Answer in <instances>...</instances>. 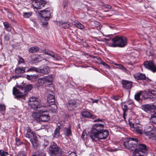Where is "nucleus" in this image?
Segmentation results:
<instances>
[{
    "instance_id": "obj_38",
    "label": "nucleus",
    "mask_w": 156,
    "mask_h": 156,
    "mask_svg": "<svg viewBox=\"0 0 156 156\" xmlns=\"http://www.w3.org/2000/svg\"><path fill=\"white\" fill-rule=\"evenodd\" d=\"M4 26L7 29V30L9 31L11 30V28L10 27L9 23L7 22H4L3 23Z\"/></svg>"
},
{
    "instance_id": "obj_1",
    "label": "nucleus",
    "mask_w": 156,
    "mask_h": 156,
    "mask_svg": "<svg viewBox=\"0 0 156 156\" xmlns=\"http://www.w3.org/2000/svg\"><path fill=\"white\" fill-rule=\"evenodd\" d=\"M41 110L40 111H36L32 114L33 116L37 121H48L49 119L48 115L43 114L47 112L46 110V107L45 106V108H41Z\"/></svg>"
},
{
    "instance_id": "obj_61",
    "label": "nucleus",
    "mask_w": 156,
    "mask_h": 156,
    "mask_svg": "<svg viewBox=\"0 0 156 156\" xmlns=\"http://www.w3.org/2000/svg\"><path fill=\"white\" fill-rule=\"evenodd\" d=\"M104 40L105 41H109L110 40V38H104Z\"/></svg>"
},
{
    "instance_id": "obj_53",
    "label": "nucleus",
    "mask_w": 156,
    "mask_h": 156,
    "mask_svg": "<svg viewBox=\"0 0 156 156\" xmlns=\"http://www.w3.org/2000/svg\"><path fill=\"white\" fill-rule=\"evenodd\" d=\"M94 122H103V119H96L94 120Z\"/></svg>"
},
{
    "instance_id": "obj_41",
    "label": "nucleus",
    "mask_w": 156,
    "mask_h": 156,
    "mask_svg": "<svg viewBox=\"0 0 156 156\" xmlns=\"http://www.w3.org/2000/svg\"><path fill=\"white\" fill-rule=\"evenodd\" d=\"M122 108L123 109L124 113H123V118L124 119H125V115L126 112L127 110V107L126 105H124L122 107Z\"/></svg>"
},
{
    "instance_id": "obj_50",
    "label": "nucleus",
    "mask_w": 156,
    "mask_h": 156,
    "mask_svg": "<svg viewBox=\"0 0 156 156\" xmlns=\"http://www.w3.org/2000/svg\"><path fill=\"white\" fill-rule=\"evenodd\" d=\"M48 141L46 140H44V147H46V146L48 145Z\"/></svg>"
},
{
    "instance_id": "obj_7",
    "label": "nucleus",
    "mask_w": 156,
    "mask_h": 156,
    "mask_svg": "<svg viewBox=\"0 0 156 156\" xmlns=\"http://www.w3.org/2000/svg\"><path fill=\"white\" fill-rule=\"evenodd\" d=\"M147 151V146L144 144H139L133 152V156H144L142 153H146Z\"/></svg>"
},
{
    "instance_id": "obj_18",
    "label": "nucleus",
    "mask_w": 156,
    "mask_h": 156,
    "mask_svg": "<svg viewBox=\"0 0 156 156\" xmlns=\"http://www.w3.org/2000/svg\"><path fill=\"white\" fill-rule=\"evenodd\" d=\"M132 131L141 134L142 133V128L141 125L140 124H135V127L132 129Z\"/></svg>"
},
{
    "instance_id": "obj_4",
    "label": "nucleus",
    "mask_w": 156,
    "mask_h": 156,
    "mask_svg": "<svg viewBox=\"0 0 156 156\" xmlns=\"http://www.w3.org/2000/svg\"><path fill=\"white\" fill-rule=\"evenodd\" d=\"M28 104L31 108L36 109V111H40L41 108H45V106L40 104L39 100L33 96L29 98Z\"/></svg>"
},
{
    "instance_id": "obj_15",
    "label": "nucleus",
    "mask_w": 156,
    "mask_h": 156,
    "mask_svg": "<svg viewBox=\"0 0 156 156\" xmlns=\"http://www.w3.org/2000/svg\"><path fill=\"white\" fill-rule=\"evenodd\" d=\"M135 77L138 80H141L144 82H146L148 80L145 75L143 73H138L135 75Z\"/></svg>"
},
{
    "instance_id": "obj_57",
    "label": "nucleus",
    "mask_w": 156,
    "mask_h": 156,
    "mask_svg": "<svg viewBox=\"0 0 156 156\" xmlns=\"http://www.w3.org/2000/svg\"><path fill=\"white\" fill-rule=\"evenodd\" d=\"M17 156H26V155L24 152H22L19 153Z\"/></svg>"
},
{
    "instance_id": "obj_46",
    "label": "nucleus",
    "mask_w": 156,
    "mask_h": 156,
    "mask_svg": "<svg viewBox=\"0 0 156 156\" xmlns=\"http://www.w3.org/2000/svg\"><path fill=\"white\" fill-rule=\"evenodd\" d=\"M49 85H51L52 84V75H49Z\"/></svg>"
},
{
    "instance_id": "obj_37",
    "label": "nucleus",
    "mask_w": 156,
    "mask_h": 156,
    "mask_svg": "<svg viewBox=\"0 0 156 156\" xmlns=\"http://www.w3.org/2000/svg\"><path fill=\"white\" fill-rule=\"evenodd\" d=\"M148 92L149 94V97H150V96H151L152 95L154 96L155 94H156V91L154 90H149L148 91ZM150 98H151V97H150Z\"/></svg>"
},
{
    "instance_id": "obj_33",
    "label": "nucleus",
    "mask_w": 156,
    "mask_h": 156,
    "mask_svg": "<svg viewBox=\"0 0 156 156\" xmlns=\"http://www.w3.org/2000/svg\"><path fill=\"white\" fill-rule=\"evenodd\" d=\"M25 136L29 138L30 139H33L32 137L33 138L34 137V134L33 133L30 132H27V133L26 134Z\"/></svg>"
},
{
    "instance_id": "obj_21",
    "label": "nucleus",
    "mask_w": 156,
    "mask_h": 156,
    "mask_svg": "<svg viewBox=\"0 0 156 156\" xmlns=\"http://www.w3.org/2000/svg\"><path fill=\"white\" fill-rule=\"evenodd\" d=\"M30 141L31 142L33 147L35 148L37 147L38 144L37 140L35 137H34L33 139H31L30 140Z\"/></svg>"
},
{
    "instance_id": "obj_8",
    "label": "nucleus",
    "mask_w": 156,
    "mask_h": 156,
    "mask_svg": "<svg viewBox=\"0 0 156 156\" xmlns=\"http://www.w3.org/2000/svg\"><path fill=\"white\" fill-rule=\"evenodd\" d=\"M49 14V10L47 9L41 10L39 13L41 20L43 25H46L48 24V22L49 18L47 16Z\"/></svg>"
},
{
    "instance_id": "obj_16",
    "label": "nucleus",
    "mask_w": 156,
    "mask_h": 156,
    "mask_svg": "<svg viewBox=\"0 0 156 156\" xmlns=\"http://www.w3.org/2000/svg\"><path fill=\"white\" fill-rule=\"evenodd\" d=\"M156 108V106L153 105H143L142 106V109L146 112L151 111L152 110L155 109Z\"/></svg>"
},
{
    "instance_id": "obj_2",
    "label": "nucleus",
    "mask_w": 156,
    "mask_h": 156,
    "mask_svg": "<svg viewBox=\"0 0 156 156\" xmlns=\"http://www.w3.org/2000/svg\"><path fill=\"white\" fill-rule=\"evenodd\" d=\"M112 43L109 44L111 47L123 48L127 44L126 40L124 37L116 36L112 39Z\"/></svg>"
},
{
    "instance_id": "obj_42",
    "label": "nucleus",
    "mask_w": 156,
    "mask_h": 156,
    "mask_svg": "<svg viewBox=\"0 0 156 156\" xmlns=\"http://www.w3.org/2000/svg\"><path fill=\"white\" fill-rule=\"evenodd\" d=\"M101 64H102L103 65L105 66V68L108 69H110V67L105 62L103 61L101 59Z\"/></svg>"
},
{
    "instance_id": "obj_34",
    "label": "nucleus",
    "mask_w": 156,
    "mask_h": 156,
    "mask_svg": "<svg viewBox=\"0 0 156 156\" xmlns=\"http://www.w3.org/2000/svg\"><path fill=\"white\" fill-rule=\"evenodd\" d=\"M151 120L153 123L156 124V112L153 114L151 119Z\"/></svg>"
},
{
    "instance_id": "obj_22",
    "label": "nucleus",
    "mask_w": 156,
    "mask_h": 156,
    "mask_svg": "<svg viewBox=\"0 0 156 156\" xmlns=\"http://www.w3.org/2000/svg\"><path fill=\"white\" fill-rule=\"evenodd\" d=\"M49 56H50L54 60H58L60 58V56L58 54L53 52H49Z\"/></svg>"
},
{
    "instance_id": "obj_63",
    "label": "nucleus",
    "mask_w": 156,
    "mask_h": 156,
    "mask_svg": "<svg viewBox=\"0 0 156 156\" xmlns=\"http://www.w3.org/2000/svg\"><path fill=\"white\" fill-rule=\"evenodd\" d=\"M45 53L47 55H48V52Z\"/></svg>"
},
{
    "instance_id": "obj_39",
    "label": "nucleus",
    "mask_w": 156,
    "mask_h": 156,
    "mask_svg": "<svg viewBox=\"0 0 156 156\" xmlns=\"http://www.w3.org/2000/svg\"><path fill=\"white\" fill-rule=\"evenodd\" d=\"M116 65L118 66V68L122 70L124 72H126V68L123 66L121 64H116Z\"/></svg>"
},
{
    "instance_id": "obj_62",
    "label": "nucleus",
    "mask_w": 156,
    "mask_h": 156,
    "mask_svg": "<svg viewBox=\"0 0 156 156\" xmlns=\"http://www.w3.org/2000/svg\"><path fill=\"white\" fill-rule=\"evenodd\" d=\"M52 16L51 15V13H50V14H49V18L52 17Z\"/></svg>"
},
{
    "instance_id": "obj_47",
    "label": "nucleus",
    "mask_w": 156,
    "mask_h": 156,
    "mask_svg": "<svg viewBox=\"0 0 156 156\" xmlns=\"http://www.w3.org/2000/svg\"><path fill=\"white\" fill-rule=\"evenodd\" d=\"M37 155L38 156H45L46 154L42 152L41 151H39L38 152Z\"/></svg>"
},
{
    "instance_id": "obj_43",
    "label": "nucleus",
    "mask_w": 156,
    "mask_h": 156,
    "mask_svg": "<svg viewBox=\"0 0 156 156\" xmlns=\"http://www.w3.org/2000/svg\"><path fill=\"white\" fill-rule=\"evenodd\" d=\"M5 106L3 104H0V111H5Z\"/></svg>"
},
{
    "instance_id": "obj_58",
    "label": "nucleus",
    "mask_w": 156,
    "mask_h": 156,
    "mask_svg": "<svg viewBox=\"0 0 156 156\" xmlns=\"http://www.w3.org/2000/svg\"><path fill=\"white\" fill-rule=\"evenodd\" d=\"M20 76H13L12 77V79H15L16 78H18L19 77H20Z\"/></svg>"
},
{
    "instance_id": "obj_10",
    "label": "nucleus",
    "mask_w": 156,
    "mask_h": 156,
    "mask_svg": "<svg viewBox=\"0 0 156 156\" xmlns=\"http://www.w3.org/2000/svg\"><path fill=\"white\" fill-rule=\"evenodd\" d=\"M144 65L147 69L153 73L156 72V66L153 61H146L144 62Z\"/></svg>"
},
{
    "instance_id": "obj_36",
    "label": "nucleus",
    "mask_w": 156,
    "mask_h": 156,
    "mask_svg": "<svg viewBox=\"0 0 156 156\" xmlns=\"http://www.w3.org/2000/svg\"><path fill=\"white\" fill-rule=\"evenodd\" d=\"M8 152L3 150H0V156H6L8 155Z\"/></svg>"
},
{
    "instance_id": "obj_9",
    "label": "nucleus",
    "mask_w": 156,
    "mask_h": 156,
    "mask_svg": "<svg viewBox=\"0 0 156 156\" xmlns=\"http://www.w3.org/2000/svg\"><path fill=\"white\" fill-rule=\"evenodd\" d=\"M55 98L53 95L49 94V108L51 111L53 112H56L57 110V106L55 104Z\"/></svg>"
},
{
    "instance_id": "obj_59",
    "label": "nucleus",
    "mask_w": 156,
    "mask_h": 156,
    "mask_svg": "<svg viewBox=\"0 0 156 156\" xmlns=\"http://www.w3.org/2000/svg\"><path fill=\"white\" fill-rule=\"evenodd\" d=\"M71 156H77L75 152H72L70 155Z\"/></svg>"
},
{
    "instance_id": "obj_5",
    "label": "nucleus",
    "mask_w": 156,
    "mask_h": 156,
    "mask_svg": "<svg viewBox=\"0 0 156 156\" xmlns=\"http://www.w3.org/2000/svg\"><path fill=\"white\" fill-rule=\"evenodd\" d=\"M49 154L51 156H61L63 151L57 145L56 143L52 142L49 147Z\"/></svg>"
},
{
    "instance_id": "obj_12",
    "label": "nucleus",
    "mask_w": 156,
    "mask_h": 156,
    "mask_svg": "<svg viewBox=\"0 0 156 156\" xmlns=\"http://www.w3.org/2000/svg\"><path fill=\"white\" fill-rule=\"evenodd\" d=\"M45 0H35L34 1L33 5L36 9H41L46 3Z\"/></svg>"
},
{
    "instance_id": "obj_26",
    "label": "nucleus",
    "mask_w": 156,
    "mask_h": 156,
    "mask_svg": "<svg viewBox=\"0 0 156 156\" xmlns=\"http://www.w3.org/2000/svg\"><path fill=\"white\" fill-rule=\"evenodd\" d=\"M39 50V48L37 47H33L30 48L28 50L29 51L30 53H34L38 51Z\"/></svg>"
},
{
    "instance_id": "obj_35",
    "label": "nucleus",
    "mask_w": 156,
    "mask_h": 156,
    "mask_svg": "<svg viewBox=\"0 0 156 156\" xmlns=\"http://www.w3.org/2000/svg\"><path fill=\"white\" fill-rule=\"evenodd\" d=\"M71 26L69 23H63L62 25V27L66 29L69 28Z\"/></svg>"
},
{
    "instance_id": "obj_54",
    "label": "nucleus",
    "mask_w": 156,
    "mask_h": 156,
    "mask_svg": "<svg viewBox=\"0 0 156 156\" xmlns=\"http://www.w3.org/2000/svg\"><path fill=\"white\" fill-rule=\"evenodd\" d=\"M92 102L93 103H98V99H94L92 98Z\"/></svg>"
},
{
    "instance_id": "obj_40",
    "label": "nucleus",
    "mask_w": 156,
    "mask_h": 156,
    "mask_svg": "<svg viewBox=\"0 0 156 156\" xmlns=\"http://www.w3.org/2000/svg\"><path fill=\"white\" fill-rule=\"evenodd\" d=\"M31 12H24L23 13V16L24 18H28L30 17L31 15Z\"/></svg>"
},
{
    "instance_id": "obj_29",
    "label": "nucleus",
    "mask_w": 156,
    "mask_h": 156,
    "mask_svg": "<svg viewBox=\"0 0 156 156\" xmlns=\"http://www.w3.org/2000/svg\"><path fill=\"white\" fill-rule=\"evenodd\" d=\"M73 25H75L77 28L81 29H83L84 28V26L78 22H75Z\"/></svg>"
},
{
    "instance_id": "obj_45",
    "label": "nucleus",
    "mask_w": 156,
    "mask_h": 156,
    "mask_svg": "<svg viewBox=\"0 0 156 156\" xmlns=\"http://www.w3.org/2000/svg\"><path fill=\"white\" fill-rule=\"evenodd\" d=\"M87 136V134L86 133H83L81 136V137L84 140L86 138Z\"/></svg>"
},
{
    "instance_id": "obj_19",
    "label": "nucleus",
    "mask_w": 156,
    "mask_h": 156,
    "mask_svg": "<svg viewBox=\"0 0 156 156\" xmlns=\"http://www.w3.org/2000/svg\"><path fill=\"white\" fill-rule=\"evenodd\" d=\"M33 71H34L38 73H46L43 69H40L38 68H37L35 67H30L29 69H28L27 71V72Z\"/></svg>"
},
{
    "instance_id": "obj_64",
    "label": "nucleus",
    "mask_w": 156,
    "mask_h": 156,
    "mask_svg": "<svg viewBox=\"0 0 156 156\" xmlns=\"http://www.w3.org/2000/svg\"><path fill=\"white\" fill-rule=\"evenodd\" d=\"M33 156H36V155H33Z\"/></svg>"
},
{
    "instance_id": "obj_44",
    "label": "nucleus",
    "mask_w": 156,
    "mask_h": 156,
    "mask_svg": "<svg viewBox=\"0 0 156 156\" xmlns=\"http://www.w3.org/2000/svg\"><path fill=\"white\" fill-rule=\"evenodd\" d=\"M16 143L17 145H19L22 144V142L20 141V139L18 138H16Z\"/></svg>"
},
{
    "instance_id": "obj_23",
    "label": "nucleus",
    "mask_w": 156,
    "mask_h": 156,
    "mask_svg": "<svg viewBox=\"0 0 156 156\" xmlns=\"http://www.w3.org/2000/svg\"><path fill=\"white\" fill-rule=\"evenodd\" d=\"M76 102L75 101L71 100L68 103V104L67 105L68 108L71 110L73 109V107L76 104Z\"/></svg>"
},
{
    "instance_id": "obj_20",
    "label": "nucleus",
    "mask_w": 156,
    "mask_h": 156,
    "mask_svg": "<svg viewBox=\"0 0 156 156\" xmlns=\"http://www.w3.org/2000/svg\"><path fill=\"white\" fill-rule=\"evenodd\" d=\"M25 67L19 66L17 67L15 69V72L16 74L23 73L25 72Z\"/></svg>"
},
{
    "instance_id": "obj_49",
    "label": "nucleus",
    "mask_w": 156,
    "mask_h": 156,
    "mask_svg": "<svg viewBox=\"0 0 156 156\" xmlns=\"http://www.w3.org/2000/svg\"><path fill=\"white\" fill-rule=\"evenodd\" d=\"M129 125L130 127V129L132 131V129H133V128H134L135 125H134L133 123L131 122H129Z\"/></svg>"
},
{
    "instance_id": "obj_25",
    "label": "nucleus",
    "mask_w": 156,
    "mask_h": 156,
    "mask_svg": "<svg viewBox=\"0 0 156 156\" xmlns=\"http://www.w3.org/2000/svg\"><path fill=\"white\" fill-rule=\"evenodd\" d=\"M155 132V130L152 129H151V130H147V131L145 132V133L147 136L153 137L154 136Z\"/></svg>"
},
{
    "instance_id": "obj_55",
    "label": "nucleus",
    "mask_w": 156,
    "mask_h": 156,
    "mask_svg": "<svg viewBox=\"0 0 156 156\" xmlns=\"http://www.w3.org/2000/svg\"><path fill=\"white\" fill-rule=\"evenodd\" d=\"M129 140H131L133 142L135 141L137 142L138 141V140L137 138H130L129 139Z\"/></svg>"
},
{
    "instance_id": "obj_27",
    "label": "nucleus",
    "mask_w": 156,
    "mask_h": 156,
    "mask_svg": "<svg viewBox=\"0 0 156 156\" xmlns=\"http://www.w3.org/2000/svg\"><path fill=\"white\" fill-rule=\"evenodd\" d=\"M38 76V75L36 74L27 75L26 78L29 80H32L36 79Z\"/></svg>"
},
{
    "instance_id": "obj_24",
    "label": "nucleus",
    "mask_w": 156,
    "mask_h": 156,
    "mask_svg": "<svg viewBox=\"0 0 156 156\" xmlns=\"http://www.w3.org/2000/svg\"><path fill=\"white\" fill-rule=\"evenodd\" d=\"M64 133L66 136L68 137L71 135V131L69 128H66L64 129Z\"/></svg>"
},
{
    "instance_id": "obj_60",
    "label": "nucleus",
    "mask_w": 156,
    "mask_h": 156,
    "mask_svg": "<svg viewBox=\"0 0 156 156\" xmlns=\"http://www.w3.org/2000/svg\"><path fill=\"white\" fill-rule=\"evenodd\" d=\"M8 17L10 19H12V15L11 13H9V14L8 15Z\"/></svg>"
},
{
    "instance_id": "obj_6",
    "label": "nucleus",
    "mask_w": 156,
    "mask_h": 156,
    "mask_svg": "<svg viewBox=\"0 0 156 156\" xmlns=\"http://www.w3.org/2000/svg\"><path fill=\"white\" fill-rule=\"evenodd\" d=\"M108 131L103 129L96 135H90V137L92 140L97 141L99 139H105L108 136Z\"/></svg>"
},
{
    "instance_id": "obj_30",
    "label": "nucleus",
    "mask_w": 156,
    "mask_h": 156,
    "mask_svg": "<svg viewBox=\"0 0 156 156\" xmlns=\"http://www.w3.org/2000/svg\"><path fill=\"white\" fill-rule=\"evenodd\" d=\"M59 130L60 128L59 127L55 129L54 132V136L55 137L58 138L59 136Z\"/></svg>"
},
{
    "instance_id": "obj_31",
    "label": "nucleus",
    "mask_w": 156,
    "mask_h": 156,
    "mask_svg": "<svg viewBox=\"0 0 156 156\" xmlns=\"http://www.w3.org/2000/svg\"><path fill=\"white\" fill-rule=\"evenodd\" d=\"M142 94V91H140L135 95V98L137 101L140 100V96Z\"/></svg>"
},
{
    "instance_id": "obj_13",
    "label": "nucleus",
    "mask_w": 156,
    "mask_h": 156,
    "mask_svg": "<svg viewBox=\"0 0 156 156\" xmlns=\"http://www.w3.org/2000/svg\"><path fill=\"white\" fill-rule=\"evenodd\" d=\"M121 83L123 87L126 89H130L132 87V82L130 81L122 80Z\"/></svg>"
},
{
    "instance_id": "obj_56",
    "label": "nucleus",
    "mask_w": 156,
    "mask_h": 156,
    "mask_svg": "<svg viewBox=\"0 0 156 156\" xmlns=\"http://www.w3.org/2000/svg\"><path fill=\"white\" fill-rule=\"evenodd\" d=\"M105 8H107L109 9H110L111 8V6L108 5H104Z\"/></svg>"
},
{
    "instance_id": "obj_11",
    "label": "nucleus",
    "mask_w": 156,
    "mask_h": 156,
    "mask_svg": "<svg viewBox=\"0 0 156 156\" xmlns=\"http://www.w3.org/2000/svg\"><path fill=\"white\" fill-rule=\"evenodd\" d=\"M104 125L102 124L96 123L94 125L91 130V135H96L103 129Z\"/></svg>"
},
{
    "instance_id": "obj_48",
    "label": "nucleus",
    "mask_w": 156,
    "mask_h": 156,
    "mask_svg": "<svg viewBox=\"0 0 156 156\" xmlns=\"http://www.w3.org/2000/svg\"><path fill=\"white\" fill-rule=\"evenodd\" d=\"M24 63V61L23 58H20L19 60L18 61V63L20 64L21 63Z\"/></svg>"
},
{
    "instance_id": "obj_32",
    "label": "nucleus",
    "mask_w": 156,
    "mask_h": 156,
    "mask_svg": "<svg viewBox=\"0 0 156 156\" xmlns=\"http://www.w3.org/2000/svg\"><path fill=\"white\" fill-rule=\"evenodd\" d=\"M48 78L44 77L43 78H40L38 80V83H44L47 81H48Z\"/></svg>"
},
{
    "instance_id": "obj_51",
    "label": "nucleus",
    "mask_w": 156,
    "mask_h": 156,
    "mask_svg": "<svg viewBox=\"0 0 156 156\" xmlns=\"http://www.w3.org/2000/svg\"><path fill=\"white\" fill-rule=\"evenodd\" d=\"M4 38L6 40L8 41L10 39V36L9 34H6Z\"/></svg>"
},
{
    "instance_id": "obj_28",
    "label": "nucleus",
    "mask_w": 156,
    "mask_h": 156,
    "mask_svg": "<svg viewBox=\"0 0 156 156\" xmlns=\"http://www.w3.org/2000/svg\"><path fill=\"white\" fill-rule=\"evenodd\" d=\"M141 95L142 97L144 99H147L149 98V94L148 92H147L146 91H142Z\"/></svg>"
},
{
    "instance_id": "obj_14",
    "label": "nucleus",
    "mask_w": 156,
    "mask_h": 156,
    "mask_svg": "<svg viewBox=\"0 0 156 156\" xmlns=\"http://www.w3.org/2000/svg\"><path fill=\"white\" fill-rule=\"evenodd\" d=\"M124 146L126 148L128 149L133 150L132 148L136 146L135 144L131 140L128 139L125 141L123 144Z\"/></svg>"
},
{
    "instance_id": "obj_17",
    "label": "nucleus",
    "mask_w": 156,
    "mask_h": 156,
    "mask_svg": "<svg viewBox=\"0 0 156 156\" xmlns=\"http://www.w3.org/2000/svg\"><path fill=\"white\" fill-rule=\"evenodd\" d=\"M81 114L85 118H91L93 119L95 118L92 114L87 111H83L81 112Z\"/></svg>"
},
{
    "instance_id": "obj_52",
    "label": "nucleus",
    "mask_w": 156,
    "mask_h": 156,
    "mask_svg": "<svg viewBox=\"0 0 156 156\" xmlns=\"http://www.w3.org/2000/svg\"><path fill=\"white\" fill-rule=\"evenodd\" d=\"M119 96H114L112 99L115 101H117L119 100Z\"/></svg>"
},
{
    "instance_id": "obj_3",
    "label": "nucleus",
    "mask_w": 156,
    "mask_h": 156,
    "mask_svg": "<svg viewBox=\"0 0 156 156\" xmlns=\"http://www.w3.org/2000/svg\"><path fill=\"white\" fill-rule=\"evenodd\" d=\"M20 88L19 90L14 87L13 89V94L17 98H22L23 95V94L21 92L22 90H24L25 92H28L32 88V87L31 85L29 84L27 85L25 87L19 86L18 87Z\"/></svg>"
}]
</instances>
